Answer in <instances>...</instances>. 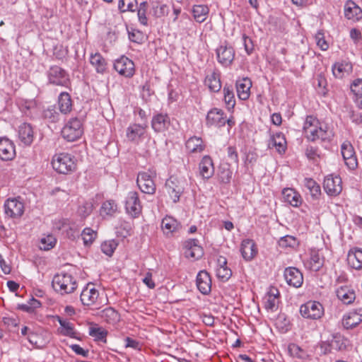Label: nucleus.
<instances>
[{"label":"nucleus","instance_id":"1","mask_svg":"<svg viewBox=\"0 0 362 362\" xmlns=\"http://www.w3.org/2000/svg\"><path fill=\"white\" fill-rule=\"evenodd\" d=\"M52 285L54 291L62 295L74 292L76 287V281L71 274L62 273L54 276Z\"/></svg>","mask_w":362,"mask_h":362},{"label":"nucleus","instance_id":"2","mask_svg":"<svg viewBox=\"0 0 362 362\" xmlns=\"http://www.w3.org/2000/svg\"><path fill=\"white\" fill-rule=\"evenodd\" d=\"M53 169L61 174H68L76 168L74 158L68 153H59L54 156L52 160Z\"/></svg>","mask_w":362,"mask_h":362},{"label":"nucleus","instance_id":"3","mask_svg":"<svg viewBox=\"0 0 362 362\" xmlns=\"http://www.w3.org/2000/svg\"><path fill=\"white\" fill-rule=\"evenodd\" d=\"M303 317L310 320H319L324 315V308L318 301H308L300 307Z\"/></svg>","mask_w":362,"mask_h":362},{"label":"nucleus","instance_id":"4","mask_svg":"<svg viewBox=\"0 0 362 362\" xmlns=\"http://www.w3.org/2000/svg\"><path fill=\"white\" fill-rule=\"evenodd\" d=\"M83 134L82 122L76 118H71L62 129V136L68 141H74Z\"/></svg>","mask_w":362,"mask_h":362},{"label":"nucleus","instance_id":"5","mask_svg":"<svg viewBox=\"0 0 362 362\" xmlns=\"http://www.w3.org/2000/svg\"><path fill=\"white\" fill-rule=\"evenodd\" d=\"M49 83L54 86L67 87L69 84L68 73L59 66H52L47 71Z\"/></svg>","mask_w":362,"mask_h":362},{"label":"nucleus","instance_id":"6","mask_svg":"<svg viewBox=\"0 0 362 362\" xmlns=\"http://www.w3.org/2000/svg\"><path fill=\"white\" fill-rule=\"evenodd\" d=\"M216 58L219 64L223 66H229L234 60L235 50L226 42H224L216 49Z\"/></svg>","mask_w":362,"mask_h":362},{"label":"nucleus","instance_id":"7","mask_svg":"<svg viewBox=\"0 0 362 362\" xmlns=\"http://www.w3.org/2000/svg\"><path fill=\"white\" fill-rule=\"evenodd\" d=\"M165 189L173 202L179 201L185 189V182L175 177H170L165 182Z\"/></svg>","mask_w":362,"mask_h":362},{"label":"nucleus","instance_id":"8","mask_svg":"<svg viewBox=\"0 0 362 362\" xmlns=\"http://www.w3.org/2000/svg\"><path fill=\"white\" fill-rule=\"evenodd\" d=\"M114 69L120 75L131 78L135 73V66L132 60L125 56L121 57L115 60L114 63Z\"/></svg>","mask_w":362,"mask_h":362},{"label":"nucleus","instance_id":"9","mask_svg":"<svg viewBox=\"0 0 362 362\" xmlns=\"http://www.w3.org/2000/svg\"><path fill=\"white\" fill-rule=\"evenodd\" d=\"M323 187L328 195L337 196L342 190L341 179L339 176L328 175L324 180Z\"/></svg>","mask_w":362,"mask_h":362},{"label":"nucleus","instance_id":"10","mask_svg":"<svg viewBox=\"0 0 362 362\" xmlns=\"http://www.w3.org/2000/svg\"><path fill=\"white\" fill-rule=\"evenodd\" d=\"M4 211L10 218H19L24 212L23 204L16 198L8 199L4 204Z\"/></svg>","mask_w":362,"mask_h":362},{"label":"nucleus","instance_id":"11","mask_svg":"<svg viewBox=\"0 0 362 362\" xmlns=\"http://www.w3.org/2000/svg\"><path fill=\"white\" fill-rule=\"evenodd\" d=\"M125 209L127 213L134 218L137 217L140 214L141 212V205L137 192H129L128 193Z\"/></svg>","mask_w":362,"mask_h":362},{"label":"nucleus","instance_id":"12","mask_svg":"<svg viewBox=\"0 0 362 362\" xmlns=\"http://www.w3.org/2000/svg\"><path fill=\"white\" fill-rule=\"evenodd\" d=\"M341 153L346 165L351 170H354L358 165L354 147L349 141H344L341 146Z\"/></svg>","mask_w":362,"mask_h":362},{"label":"nucleus","instance_id":"13","mask_svg":"<svg viewBox=\"0 0 362 362\" xmlns=\"http://www.w3.org/2000/svg\"><path fill=\"white\" fill-rule=\"evenodd\" d=\"M284 279L286 283L295 288H299L302 286L303 282V274L300 271L293 267H287L284 273Z\"/></svg>","mask_w":362,"mask_h":362},{"label":"nucleus","instance_id":"14","mask_svg":"<svg viewBox=\"0 0 362 362\" xmlns=\"http://www.w3.org/2000/svg\"><path fill=\"white\" fill-rule=\"evenodd\" d=\"M136 183L141 191L144 193L153 194L156 192V185L148 173H139Z\"/></svg>","mask_w":362,"mask_h":362},{"label":"nucleus","instance_id":"15","mask_svg":"<svg viewBox=\"0 0 362 362\" xmlns=\"http://www.w3.org/2000/svg\"><path fill=\"white\" fill-rule=\"evenodd\" d=\"M16 156L13 143L6 137L0 138V158L2 160H11Z\"/></svg>","mask_w":362,"mask_h":362},{"label":"nucleus","instance_id":"16","mask_svg":"<svg viewBox=\"0 0 362 362\" xmlns=\"http://www.w3.org/2000/svg\"><path fill=\"white\" fill-rule=\"evenodd\" d=\"M362 322V309L350 311L344 315L342 325L344 329H353Z\"/></svg>","mask_w":362,"mask_h":362},{"label":"nucleus","instance_id":"17","mask_svg":"<svg viewBox=\"0 0 362 362\" xmlns=\"http://www.w3.org/2000/svg\"><path fill=\"white\" fill-rule=\"evenodd\" d=\"M170 124V119L167 114L158 113L155 115L151 120L153 129L158 133L166 131Z\"/></svg>","mask_w":362,"mask_h":362},{"label":"nucleus","instance_id":"18","mask_svg":"<svg viewBox=\"0 0 362 362\" xmlns=\"http://www.w3.org/2000/svg\"><path fill=\"white\" fill-rule=\"evenodd\" d=\"M240 252L243 258L245 261H251L257 254V248L255 243L250 239L243 240L240 246Z\"/></svg>","mask_w":362,"mask_h":362},{"label":"nucleus","instance_id":"19","mask_svg":"<svg viewBox=\"0 0 362 362\" xmlns=\"http://www.w3.org/2000/svg\"><path fill=\"white\" fill-rule=\"evenodd\" d=\"M185 248L186 249L185 255L187 257L199 259L203 255L202 247L199 245L197 239H189L185 242Z\"/></svg>","mask_w":362,"mask_h":362},{"label":"nucleus","instance_id":"20","mask_svg":"<svg viewBox=\"0 0 362 362\" xmlns=\"http://www.w3.org/2000/svg\"><path fill=\"white\" fill-rule=\"evenodd\" d=\"M222 110L214 108L209 111L206 115V124L209 126L223 127L226 124V118Z\"/></svg>","mask_w":362,"mask_h":362},{"label":"nucleus","instance_id":"21","mask_svg":"<svg viewBox=\"0 0 362 362\" xmlns=\"http://www.w3.org/2000/svg\"><path fill=\"white\" fill-rule=\"evenodd\" d=\"M197 286L203 294H208L211 291V280L207 272L203 270L198 273L197 276Z\"/></svg>","mask_w":362,"mask_h":362},{"label":"nucleus","instance_id":"22","mask_svg":"<svg viewBox=\"0 0 362 362\" xmlns=\"http://www.w3.org/2000/svg\"><path fill=\"white\" fill-rule=\"evenodd\" d=\"M252 81L247 78H243L236 81L238 96L240 100H245L250 97Z\"/></svg>","mask_w":362,"mask_h":362},{"label":"nucleus","instance_id":"23","mask_svg":"<svg viewBox=\"0 0 362 362\" xmlns=\"http://www.w3.org/2000/svg\"><path fill=\"white\" fill-rule=\"evenodd\" d=\"M345 17L353 21H358L362 18V10L352 1H348L344 6Z\"/></svg>","mask_w":362,"mask_h":362},{"label":"nucleus","instance_id":"24","mask_svg":"<svg viewBox=\"0 0 362 362\" xmlns=\"http://www.w3.org/2000/svg\"><path fill=\"white\" fill-rule=\"evenodd\" d=\"M99 296L98 291L94 287L86 286L81 293L80 299L84 305H91L94 304Z\"/></svg>","mask_w":362,"mask_h":362},{"label":"nucleus","instance_id":"25","mask_svg":"<svg viewBox=\"0 0 362 362\" xmlns=\"http://www.w3.org/2000/svg\"><path fill=\"white\" fill-rule=\"evenodd\" d=\"M199 173L204 179H209L214 173L212 159L209 156L202 158L199 165Z\"/></svg>","mask_w":362,"mask_h":362},{"label":"nucleus","instance_id":"26","mask_svg":"<svg viewBox=\"0 0 362 362\" xmlns=\"http://www.w3.org/2000/svg\"><path fill=\"white\" fill-rule=\"evenodd\" d=\"M146 125L132 124L127 129V137L132 141H137L144 135L146 133Z\"/></svg>","mask_w":362,"mask_h":362},{"label":"nucleus","instance_id":"27","mask_svg":"<svg viewBox=\"0 0 362 362\" xmlns=\"http://www.w3.org/2000/svg\"><path fill=\"white\" fill-rule=\"evenodd\" d=\"M348 264L353 269L359 270L362 269V250L354 248L349 251L347 255Z\"/></svg>","mask_w":362,"mask_h":362},{"label":"nucleus","instance_id":"28","mask_svg":"<svg viewBox=\"0 0 362 362\" xmlns=\"http://www.w3.org/2000/svg\"><path fill=\"white\" fill-rule=\"evenodd\" d=\"M18 138L25 144L30 145L33 141V130L28 123H23L18 127Z\"/></svg>","mask_w":362,"mask_h":362},{"label":"nucleus","instance_id":"29","mask_svg":"<svg viewBox=\"0 0 362 362\" xmlns=\"http://www.w3.org/2000/svg\"><path fill=\"white\" fill-rule=\"evenodd\" d=\"M304 264L306 268L317 272L323 266L324 258L320 255L318 252L313 250L311 251L309 259Z\"/></svg>","mask_w":362,"mask_h":362},{"label":"nucleus","instance_id":"30","mask_svg":"<svg viewBox=\"0 0 362 362\" xmlns=\"http://www.w3.org/2000/svg\"><path fill=\"white\" fill-rule=\"evenodd\" d=\"M347 344L348 340L344 336L340 334H335L332 336V339L329 343L327 344L329 349L326 348L325 351H331L332 349L342 351L346 349ZM324 345H326V344L324 343Z\"/></svg>","mask_w":362,"mask_h":362},{"label":"nucleus","instance_id":"31","mask_svg":"<svg viewBox=\"0 0 362 362\" xmlns=\"http://www.w3.org/2000/svg\"><path fill=\"white\" fill-rule=\"evenodd\" d=\"M283 197L285 202L290 205L297 207L302 203L301 196L298 192L291 188L284 189L282 192Z\"/></svg>","mask_w":362,"mask_h":362},{"label":"nucleus","instance_id":"32","mask_svg":"<svg viewBox=\"0 0 362 362\" xmlns=\"http://www.w3.org/2000/svg\"><path fill=\"white\" fill-rule=\"evenodd\" d=\"M269 148L275 147L279 153H284L286 148V141L284 134L277 132L274 134L268 144Z\"/></svg>","mask_w":362,"mask_h":362},{"label":"nucleus","instance_id":"33","mask_svg":"<svg viewBox=\"0 0 362 362\" xmlns=\"http://www.w3.org/2000/svg\"><path fill=\"white\" fill-rule=\"evenodd\" d=\"M90 63L98 74H103L107 69L106 60L99 52L90 54Z\"/></svg>","mask_w":362,"mask_h":362},{"label":"nucleus","instance_id":"34","mask_svg":"<svg viewBox=\"0 0 362 362\" xmlns=\"http://www.w3.org/2000/svg\"><path fill=\"white\" fill-rule=\"evenodd\" d=\"M336 294L339 300L347 305L354 302L356 298L354 291L346 286L339 288L336 291Z\"/></svg>","mask_w":362,"mask_h":362},{"label":"nucleus","instance_id":"35","mask_svg":"<svg viewBox=\"0 0 362 362\" xmlns=\"http://www.w3.org/2000/svg\"><path fill=\"white\" fill-rule=\"evenodd\" d=\"M192 13L197 23L205 21L209 16V8L206 5L198 4L192 7Z\"/></svg>","mask_w":362,"mask_h":362},{"label":"nucleus","instance_id":"36","mask_svg":"<svg viewBox=\"0 0 362 362\" xmlns=\"http://www.w3.org/2000/svg\"><path fill=\"white\" fill-rule=\"evenodd\" d=\"M205 84L208 86L211 91H219L221 88L219 73L213 71L211 74L207 75L205 78Z\"/></svg>","mask_w":362,"mask_h":362},{"label":"nucleus","instance_id":"37","mask_svg":"<svg viewBox=\"0 0 362 362\" xmlns=\"http://www.w3.org/2000/svg\"><path fill=\"white\" fill-rule=\"evenodd\" d=\"M275 291H271L264 300V308L268 311L274 312L278 308L279 293L277 289Z\"/></svg>","mask_w":362,"mask_h":362},{"label":"nucleus","instance_id":"38","mask_svg":"<svg viewBox=\"0 0 362 362\" xmlns=\"http://www.w3.org/2000/svg\"><path fill=\"white\" fill-rule=\"evenodd\" d=\"M58 104L62 113H69L72 108V102L69 94L66 92L61 93L59 96Z\"/></svg>","mask_w":362,"mask_h":362},{"label":"nucleus","instance_id":"39","mask_svg":"<svg viewBox=\"0 0 362 362\" xmlns=\"http://www.w3.org/2000/svg\"><path fill=\"white\" fill-rule=\"evenodd\" d=\"M180 226V223L173 217L166 216L162 220L161 227L163 232L166 234L177 230Z\"/></svg>","mask_w":362,"mask_h":362},{"label":"nucleus","instance_id":"40","mask_svg":"<svg viewBox=\"0 0 362 362\" xmlns=\"http://www.w3.org/2000/svg\"><path fill=\"white\" fill-rule=\"evenodd\" d=\"M100 317L109 324H115L119 320V313L111 307L103 310L100 312Z\"/></svg>","mask_w":362,"mask_h":362},{"label":"nucleus","instance_id":"41","mask_svg":"<svg viewBox=\"0 0 362 362\" xmlns=\"http://www.w3.org/2000/svg\"><path fill=\"white\" fill-rule=\"evenodd\" d=\"M186 148L192 153L201 152L204 150L203 141L201 138L193 136L189 138L186 142Z\"/></svg>","mask_w":362,"mask_h":362},{"label":"nucleus","instance_id":"42","mask_svg":"<svg viewBox=\"0 0 362 362\" xmlns=\"http://www.w3.org/2000/svg\"><path fill=\"white\" fill-rule=\"evenodd\" d=\"M117 211V205L114 200H107L103 203L100 214L103 216H113Z\"/></svg>","mask_w":362,"mask_h":362},{"label":"nucleus","instance_id":"43","mask_svg":"<svg viewBox=\"0 0 362 362\" xmlns=\"http://www.w3.org/2000/svg\"><path fill=\"white\" fill-rule=\"evenodd\" d=\"M89 335L93 337L95 341L105 342L107 332L104 328L95 325L89 328Z\"/></svg>","mask_w":362,"mask_h":362},{"label":"nucleus","instance_id":"44","mask_svg":"<svg viewBox=\"0 0 362 362\" xmlns=\"http://www.w3.org/2000/svg\"><path fill=\"white\" fill-rule=\"evenodd\" d=\"M351 70V64L348 62L336 63L332 66V73L336 78H342L344 73Z\"/></svg>","mask_w":362,"mask_h":362},{"label":"nucleus","instance_id":"45","mask_svg":"<svg viewBox=\"0 0 362 362\" xmlns=\"http://www.w3.org/2000/svg\"><path fill=\"white\" fill-rule=\"evenodd\" d=\"M233 172L228 165H223L220 166L218 172V180L221 183L228 184L230 182Z\"/></svg>","mask_w":362,"mask_h":362},{"label":"nucleus","instance_id":"46","mask_svg":"<svg viewBox=\"0 0 362 362\" xmlns=\"http://www.w3.org/2000/svg\"><path fill=\"white\" fill-rule=\"evenodd\" d=\"M148 9V4L147 1H143L139 4L137 6V16L139 18V21L141 24L144 25H148V18L146 16V13Z\"/></svg>","mask_w":362,"mask_h":362},{"label":"nucleus","instance_id":"47","mask_svg":"<svg viewBox=\"0 0 362 362\" xmlns=\"http://www.w3.org/2000/svg\"><path fill=\"white\" fill-rule=\"evenodd\" d=\"M288 351L290 356L293 358L305 359L308 356L306 351L296 344H290L288 346Z\"/></svg>","mask_w":362,"mask_h":362},{"label":"nucleus","instance_id":"48","mask_svg":"<svg viewBox=\"0 0 362 362\" xmlns=\"http://www.w3.org/2000/svg\"><path fill=\"white\" fill-rule=\"evenodd\" d=\"M224 101L228 109L233 108L235 105V100L233 88L229 86L223 87Z\"/></svg>","mask_w":362,"mask_h":362},{"label":"nucleus","instance_id":"49","mask_svg":"<svg viewBox=\"0 0 362 362\" xmlns=\"http://www.w3.org/2000/svg\"><path fill=\"white\" fill-rule=\"evenodd\" d=\"M304 182L312 197L317 198L321 193L320 185L312 178H305Z\"/></svg>","mask_w":362,"mask_h":362},{"label":"nucleus","instance_id":"50","mask_svg":"<svg viewBox=\"0 0 362 362\" xmlns=\"http://www.w3.org/2000/svg\"><path fill=\"white\" fill-rule=\"evenodd\" d=\"M21 110L26 115L29 116L32 112L36 109V101L34 100H25L20 103Z\"/></svg>","mask_w":362,"mask_h":362},{"label":"nucleus","instance_id":"51","mask_svg":"<svg viewBox=\"0 0 362 362\" xmlns=\"http://www.w3.org/2000/svg\"><path fill=\"white\" fill-rule=\"evenodd\" d=\"M97 236V233L93 229L90 228H86L81 233L82 240L83 244L86 246H88L92 244Z\"/></svg>","mask_w":362,"mask_h":362},{"label":"nucleus","instance_id":"52","mask_svg":"<svg viewBox=\"0 0 362 362\" xmlns=\"http://www.w3.org/2000/svg\"><path fill=\"white\" fill-rule=\"evenodd\" d=\"M333 136L332 130L329 129L327 126L319 127L317 134L315 136V141L320 139L322 141H329Z\"/></svg>","mask_w":362,"mask_h":362},{"label":"nucleus","instance_id":"53","mask_svg":"<svg viewBox=\"0 0 362 362\" xmlns=\"http://www.w3.org/2000/svg\"><path fill=\"white\" fill-rule=\"evenodd\" d=\"M44 117L50 122H57L59 120V114L56 110L55 107L49 106L44 110Z\"/></svg>","mask_w":362,"mask_h":362},{"label":"nucleus","instance_id":"54","mask_svg":"<svg viewBox=\"0 0 362 362\" xmlns=\"http://www.w3.org/2000/svg\"><path fill=\"white\" fill-rule=\"evenodd\" d=\"M56 242V238L53 235H48L40 239V248L43 250H49L54 247Z\"/></svg>","mask_w":362,"mask_h":362},{"label":"nucleus","instance_id":"55","mask_svg":"<svg viewBox=\"0 0 362 362\" xmlns=\"http://www.w3.org/2000/svg\"><path fill=\"white\" fill-rule=\"evenodd\" d=\"M117 247V243L115 240L105 241L101 244L102 252L106 255L110 257Z\"/></svg>","mask_w":362,"mask_h":362},{"label":"nucleus","instance_id":"56","mask_svg":"<svg viewBox=\"0 0 362 362\" xmlns=\"http://www.w3.org/2000/svg\"><path fill=\"white\" fill-rule=\"evenodd\" d=\"M296 244L297 240L296 238L291 235H285L279 240V245L281 247H293Z\"/></svg>","mask_w":362,"mask_h":362},{"label":"nucleus","instance_id":"57","mask_svg":"<svg viewBox=\"0 0 362 362\" xmlns=\"http://www.w3.org/2000/svg\"><path fill=\"white\" fill-rule=\"evenodd\" d=\"M58 322L64 329L63 333L64 335L71 336L74 334L73 325L70 322L63 320L59 317H58Z\"/></svg>","mask_w":362,"mask_h":362},{"label":"nucleus","instance_id":"58","mask_svg":"<svg viewBox=\"0 0 362 362\" xmlns=\"http://www.w3.org/2000/svg\"><path fill=\"white\" fill-rule=\"evenodd\" d=\"M217 277L223 281H226L232 276V271L228 267H217Z\"/></svg>","mask_w":362,"mask_h":362},{"label":"nucleus","instance_id":"59","mask_svg":"<svg viewBox=\"0 0 362 362\" xmlns=\"http://www.w3.org/2000/svg\"><path fill=\"white\" fill-rule=\"evenodd\" d=\"M351 90L356 95L362 97V78L355 79L351 84Z\"/></svg>","mask_w":362,"mask_h":362},{"label":"nucleus","instance_id":"60","mask_svg":"<svg viewBox=\"0 0 362 362\" xmlns=\"http://www.w3.org/2000/svg\"><path fill=\"white\" fill-rule=\"evenodd\" d=\"M315 40L317 46L323 51L328 49L329 45L325 40L324 34L321 31H318L315 35Z\"/></svg>","mask_w":362,"mask_h":362},{"label":"nucleus","instance_id":"61","mask_svg":"<svg viewBox=\"0 0 362 362\" xmlns=\"http://www.w3.org/2000/svg\"><path fill=\"white\" fill-rule=\"evenodd\" d=\"M320 124L318 119L312 115H308L306 117L304 124H303V132L310 129L313 125Z\"/></svg>","mask_w":362,"mask_h":362},{"label":"nucleus","instance_id":"62","mask_svg":"<svg viewBox=\"0 0 362 362\" xmlns=\"http://www.w3.org/2000/svg\"><path fill=\"white\" fill-rule=\"evenodd\" d=\"M321 124H317L312 126L310 129L305 130L304 132L306 137L308 140H310L312 141H315V136L317 134L319 127H320Z\"/></svg>","mask_w":362,"mask_h":362},{"label":"nucleus","instance_id":"63","mask_svg":"<svg viewBox=\"0 0 362 362\" xmlns=\"http://www.w3.org/2000/svg\"><path fill=\"white\" fill-rule=\"evenodd\" d=\"M243 45H244L245 49L246 52L248 54H250L254 49V45H253L252 40L250 37H248L247 36H246L245 35H243Z\"/></svg>","mask_w":362,"mask_h":362},{"label":"nucleus","instance_id":"64","mask_svg":"<svg viewBox=\"0 0 362 362\" xmlns=\"http://www.w3.org/2000/svg\"><path fill=\"white\" fill-rule=\"evenodd\" d=\"M129 38L132 42L141 43L143 40V35L142 33L139 30L129 32Z\"/></svg>","mask_w":362,"mask_h":362}]
</instances>
